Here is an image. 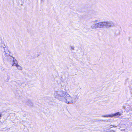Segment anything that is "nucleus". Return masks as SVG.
Instances as JSON below:
<instances>
[{
    "label": "nucleus",
    "instance_id": "f257e3e1",
    "mask_svg": "<svg viewBox=\"0 0 132 132\" xmlns=\"http://www.w3.org/2000/svg\"><path fill=\"white\" fill-rule=\"evenodd\" d=\"M54 97L58 100L64 101L67 104L72 103L78 98L79 96L77 95L72 94L71 96L65 91L62 90H55L54 92Z\"/></svg>",
    "mask_w": 132,
    "mask_h": 132
},
{
    "label": "nucleus",
    "instance_id": "f03ea898",
    "mask_svg": "<svg viewBox=\"0 0 132 132\" xmlns=\"http://www.w3.org/2000/svg\"><path fill=\"white\" fill-rule=\"evenodd\" d=\"M120 112H118L114 114H107L106 115H102L101 116L102 117H118L122 115V112L121 113H120Z\"/></svg>",
    "mask_w": 132,
    "mask_h": 132
},
{
    "label": "nucleus",
    "instance_id": "7ed1b4c3",
    "mask_svg": "<svg viewBox=\"0 0 132 132\" xmlns=\"http://www.w3.org/2000/svg\"><path fill=\"white\" fill-rule=\"evenodd\" d=\"M105 26L106 28L113 27L114 26V23L111 21H104Z\"/></svg>",
    "mask_w": 132,
    "mask_h": 132
},
{
    "label": "nucleus",
    "instance_id": "20e7f679",
    "mask_svg": "<svg viewBox=\"0 0 132 132\" xmlns=\"http://www.w3.org/2000/svg\"><path fill=\"white\" fill-rule=\"evenodd\" d=\"M9 57L11 60H11L12 61L13 63L12 64V66H16L18 64L17 61L16 60L14 57L11 56H9Z\"/></svg>",
    "mask_w": 132,
    "mask_h": 132
},
{
    "label": "nucleus",
    "instance_id": "39448f33",
    "mask_svg": "<svg viewBox=\"0 0 132 132\" xmlns=\"http://www.w3.org/2000/svg\"><path fill=\"white\" fill-rule=\"evenodd\" d=\"M97 28H101L105 26L104 21L97 23Z\"/></svg>",
    "mask_w": 132,
    "mask_h": 132
},
{
    "label": "nucleus",
    "instance_id": "423d86ee",
    "mask_svg": "<svg viewBox=\"0 0 132 132\" xmlns=\"http://www.w3.org/2000/svg\"><path fill=\"white\" fill-rule=\"evenodd\" d=\"M93 23V24L90 26L91 28L92 29H97V23Z\"/></svg>",
    "mask_w": 132,
    "mask_h": 132
},
{
    "label": "nucleus",
    "instance_id": "0eeeda50",
    "mask_svg": "<svg viewBox=\"0 0 132 132\" xmlns=\"http://www.w3.org/2000/svg\"><path fill=\"white\" fill-rule=\"evenodd\" d=\"M3 47L4 49V52L6 54H9L10 52L8 50L7 48L6 47L5 45H4V46H3Z\"/></svg>",
    "mask_w": 132,
    "mask_h": 132
},
{
    "label": "nucleus",
    "instance_id": "6e6552de",
    "mask_svg": "<svg viewBox=\"0 0 132 132\" xmlns=\"http://www.w3.org/2000/svg\"><path fill=\"white\" fill-rule=\"evenodd\" d=\"M27 104L29 106L31 107L33 106V103L30 100H28L27 102Z\"/></svg>",
    "mask_w": 132,
    "mask_h": 132
},
{
    "label": "nucleus",
    "instance_id": "1a4fd4ad",
    "mask_svg": "<svg viewBox=\"0 0 132 132\" xmlns=\"http://www.w3.org/2000/svg\"><path fill=\"white\" fill-rule=\"evenodd\" d=\"M16 67H17V69L19 70H22V67L18 64Z\"/></svg>",
    "mask_w": 132,
    "mask_h": 132
},
{
    "label": "nucleus",
    "instance_id": "9d476101",
    "mask_svg": "<svg viewBox=\"0 0 132 132\" xmlns=\"http://www.w3.org/2000/svg\"><path fill=\"white\" fill-rule=\"evenodd\" d=\"M98 20H96L95 21H93L92 22L93 23H96L98 22Z\"/></svg>",
    "mask_w": 132,
    "mask_h": 132
},
{
    "label": "nucleus",
    "instance_id": "9b49d317",
    "mask_svg": "<svg viewBox=\"0 0 132 132\" xmlns=\"http://www.w3.org/2000/svg\"><path fill=\"white\" fill-rule=\"evenodd\" d=\"M99 120L100 121H105V122H107V121H108V120Z\"/></svg>",
    "mask_w": 132,
    "mask_h": 132
},
{
    "label": "nucleus",
    "instance_id": "f8f14e48",
    "mask_svg": "<svg viewBox=\"0 0 132 132\" xmlns=\"http://www.w3.org/2000/svg\"><path fill=\"white\" fill-rule=\"evenodd\" d=\"M117 127V126H114V125H111L110 126V128H111L112 127Z\"/></svg>",
    "mask_w": 132,
    "mask_h": 132
},
{
    "label": "nucleus",
    "instance_id": "ddd939ff",
    "mask_svg": "<svg viewBox=\"0 0 132 132\" xmlns=\"http://www.w3.org/2000/svg\"><path fill=\"white\" fill-rule=\"evenodd\" d=\"M70 47L73 50L74 49V46H71Z\"/></svg>",
    "mask_w": 132,
    "mask_h": 132
},
{
    "label": "nucleus",
    "instance_id": "4468645a",
    "mask_svg": "<svg viewBox=\"0 0 132 132\" xmlns=\"http://www.w3.org/2000/svg\"><path fill=\"white\" fill-rule=\"evenodd\" d=\"M122 125V126H123L125 128H126V125L125 124H123Z\"/></svg>",
    "mask_w": 132,
    "mask_h": 132
},
{
    "label": "nucleus",
    "instance_id": "2eb2a0df",
    "mask_svg": "<svg viewBox=\"0 0 132 132\" xmlns=\"http://www.w3.org/2000/svg\"><path fill=\"white\" fill-rule=\"evenodd\" d=\"M125 129H121V131H123V130H125Z\"/></svg>",
    "mask_w": 132,
    "mask_h": 132
},
{
    "label": "nucleus",
    "instance_id": "dca6fc26",
    "mask_svg": "<svg viewBox=\"0 0 132 132\" xmlns=\"http://www.w3.org/2000/svg\"><path fill=\"white\" fill-rule=\"evenodd\" d=\"M112 132H115V131L114 130H112Z\"/></svg>",
    "mask_w": 132,
    "mask_h": 132
},
{
    "label": "nucleus",
    "instance_id": "f3484780",
    "mask_svg": "<svg viewBox=\"0 0 132 132\" xmlns=\"http://www.w3.org/2000/svg\"><path fill=\"white\" fill-rule=\"evenodd\" d=\"M2 114H0V118L1 117Z\"/></svg>",
    "mask_w": 132,
    "mask_h": 132
},
{
    "label": "nucleus",
    "instance_id": "a211bd4d",
    "mask_svg": "<svg viewBox=\"0 0 132 132\" xmlns=\"http://www.w3.org/2000/svg\"><path fill=\"white\" fill-rule=\"evenodd\" d=\"M123 108H125V106H123Z\"/></svg>",
    "mask_w": 132,
    "mask_h": 132
}]
</instances>
